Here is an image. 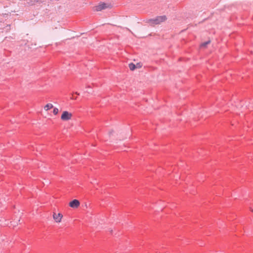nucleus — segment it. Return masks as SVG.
<instances>
[{
	"label": "nucleus",
	"mask_w": 253,
	"mask_h": 253,
	"mask_svg": "<svg viewBox=\"0 0 253 253\" xmlns=\"http://www.w3.org/2000/svg\"><path fill=\"white\" fill-rule=\"evenodd\" d=\"M63 218V215L61 213H56L55 212L53 213V218L56 223L61 222Z\"/></svg>",
	"instance_id": "4"
},
{
	"label": "nucleus",
	"mask_w": 253,
	"mask_h": 253,
	"mask_svg": "<svg viewBox=\"0 0 253 253\" xmlns=\"http://www.w3.org/2000/svg\"><path fill=\"white\" fill-rule=\"evenodd\" d=\"M113 133H115V132L114 131H111L109 132V135L110 136H111L112 135H113Z\"/></svg>",
	"instance_id": "10"
},
{
	"label": "nucleus",
	"mask_w": 253,
	"mask_h": 253,
	"mask_svg": "<svg viewBox=\"0 0 253 253\" xmlns=\"http://www.w3.org/2000/svg\"><path fill=\"white\" fill-rule=\"evenodd\" d=\"M58 112H59V110L57 108L55 107L53 108V113L54 115H57L58 113Z\"/></svg>",
	"instance_id": "9"
},
{
	"label": "nucleus",
	"mask_w": 253,
	"mask_h": 253,
	"mask_svg": "<svg viewBox=\"0 0 253 253\" xmlns=\"http://www.w3.org/2000/svg\"><path fill=\"white\" fill-rule=\"evenodd\" d=\"M69 206L72 208H78L80 205V203L79 200L75 199L69 203Z\"/></svg>",
	"instance_id": "6"
},
{
	"label": "nucleus",
	"mask_w": 253,
	"mask_h": 253,
	"mask_svg": "<svg viewBox=\"0 0 253 253\" xmlns=\"http://www.w3.org/2000/svg\"><path fill=\"white\" fill-rule=\"evenodd\" d=\"M53 108V105L51 103H47L44 107V110L48 111L49 110Z\"/></svg>",
	"instance_id": "7"
},
{
	"label": "nucleus",
	"mask_w": 253,
	"mask_h": 253,
	"mask_svg": "<svg viewBox=\"0 0 253 253\" xmlns=\"http://www.w3.org/2000/svg\"><path fill=\"white\" fill-rule=\"evenodd\" d=\"M211 43V41L209 40L208 41L202 43L200 45V48L202 49H205L207 48V45Z\"/></svg>",
	"instance_id": "8"
},
{
	"label": "nucleus",
	"mask_w": 253,
	"mask_h": 253,
	"mask_svg": "<svg viewBox=\"0 0 253 253\" xmlns=\"http://www.w3.org/2000/svg\"><path fill=\"white\" fill-rule=\"evenodd\" d=\"M166 20L167 17L166 16H160L154 19H149L148 22L151 25H155L157 24H160L162 23L165 22Z\"/></svg>",
	"instance_id": "1"
},
{
	"label": "nucleus",
	"mask_w": 253,
	"mask_h": 253,
	"mask_svg": "<svg viewBox=\"0 0 253 253\" xmlns=\"http://www.w3.org/2000/svg\"><path fill=\"white\" fill-rule=\"evenodd\" d=\"M250 210H251L252 212H253V208H252V207H251V208H250Z\"/></svg>",
	"instance_id": "11"
},
{
	"label": "nucleus",
	"mask_w": 253,
	"mask_h": 253,
	"mask_svg": "<svg viewBox=\"0 0 253 253\" xmlns=\"http://www.w3.org/2000/svg\"><path fill=\"white\" fill-rule=\"evenodd\" d=\"M112 7V6L110 4L105 3H100L98 5H97L95 8V10L97 11H101L103 9H105L106 8H110Z\"/></svg>",
	"instance_id": "3"
},
{
	"label": "nucleus",
	"mask_w": 253,
	"mask_h": 253,
	"mask_svg": "<svg viewBox=\"0 0 253 253\" xmlns=\"http://www.w3.org/2000/svg\"><path fill=\"white\" fill-rule=\"evenodd\" d=\"M129 68L130 70L133 71L135 69H139L142 67V64L141 63H137L136 64H134L133 63H130L129 64Z\"/></svg>",
	"instance_id": "5"
},
{
	"label": "nucleus",
	"mask_w": 253,
	"mask_h": 253,
	"mask_svg": "<svg viewBox=\"0 0 253 253\" xmlns=\"http://www.w3.org/2000/svg\"><path fill=\"white\" fill-rule=\"evenodd\" d=\"M73 114L67 111L62 112L61 116V120L63 121H68L72 119Z\"/></svg>",
	"instance_id": "2"
}]
</instances>
